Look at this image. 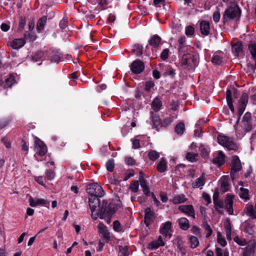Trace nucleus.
<instances>
[{
	"instance_id": "6ab92c4d",
	"label": "nucleus",
	"mask_w": 256,
	"mask_h": 256,
	"mask_svg": "<svg viewBox=\"0 0 256 256\" xmlns=\"http://www.w3.org/2000/svg\"><path fill=\"white\" fill-rule=\"evenodd\" d=\"M232 50L234 55L236 56H239L240 53L242 50V42H238L232 44Z\"/></svg>"
},
{
	"instance_id": "0e129e2a",
	"label": "nucleus",
	"mask_w": 256,
	"mask_h": 256,
	"mask_svg": "<svg viewBox=\"0 0 256 256\" xmlns=\"http://www.w3.org/2000/svg\"><path fill=\"white\" fill-rule=\"evenodd\" d=\"M214 204L215 208H224V202L220 200H216V202H214Z\"/></svg>"
},
{
	"instance_id": "f03ea898",
	"label": "nucleus",
	"mask_w": 256,
	"mask_h": 256,
	"mask_svg": "<svg viewBox=\"0 0 256 256\" xmlns=\"http://www.w3.org/2000/svg\"><path fill=\"white\" fill-rule=\"evenodd\" d=\"M241 16V10L235 3L230 4L222 14V22L226 24L230 20H238Z\"/></svg>"
},
{
	"instance_id": "58836bf2",
	"label": "nucleus",
	"mask_w": 256,
	"mask_h": 256,
	"mask_svg": "<svg viewBox=\"0 0 256 256\" xmlns=\"http://www.w3.org/2000/svg\"><path fill=\"white\" fill-rule=\"evenodd\" d=\"M177 247L182 254L184 256L186 252V248L183 246V242L181 240H178L177 242Z\"/></svg>"
},
{
	"instance_id": "603ef678",
	"label": "nucleus",
	"mask_w": 256,
	"mask_h": 256,
	"mask_svg": "<svg viewBox=\"0 0 256 256\" xmlns=\"http://www.w3.org/2000/svg\"><path fill=\"white\" fill-rule=\"evenodd\" d=\"M211 61L213 64H218V65L220 64L222 62L221 58L220 56H213Z\"/></svg>"
},
{
	"instance_id": "a18cd8bd",
	"label": "nucleus",
	"mask_w": 256,
	"mask_h": 256,
	"mask_svg": "<svg viewBox=\"0 0 256 256\" xmlns=\"http://www.w3.org/2000/svg\"><path fill=\"white\" fill-rule=\"evenodd\" d=\"M139 187V182L138 180H136L130 186V188L133 192H136L138 191Z\"/></svg>"
},
{
	"instance_id": "5701e85b",
	"label": "nucleus",
	"mask_w": 256,
	"mask_h": 256,
	"mask_svg": "<svg viewBox=\"0 0 256 256\" xmlns=\"http://www.w3.org/2000/svg\"><path fill=\"white\" fill-rule=\"evenodd\" d=\"M248 49L252 56V58L256 62V44L253 42H250L248 44Z\"/></svg>"
},
{
	"instance_id": "2f4dec72",
	"label": "nucleus",
	"mask_w": 256,
	"mask_h": 256,
	"mask_svg": "<svg viewBox=\"0 0 256 256\" xmlns=\"http://www.w3.org/2000/svg\"><path fill=\"white\" fill-rule=\"evenodd\" d=\"M14 78L13 76L10 75L9 78L5 80L4 88H10L15 83Z\"/></svg>"
},
{
	"instance_id": "052dcab7",
	"label": "nucleus",
	"mask_w": 256,
	"mask_h": 256,
	"mask_svg": "<svg viewBox=\"0 0 256 256\" xmlns=\"http://www.w3.org/2000/svg\"><path fill=\"white\" fill-rule=\"evenodd\" d=\"M102 236L106 242H108L110 240V233L108 230H104L102 232Z\"/></svg>"
},
{
	"instance_id": "bf43d9fd",
	"label": "nucleus",
	"mask_w": 256,
	"mask_h": 256,
	"mask_svg": "<svg viewBox=\"0 0 256 256\" xmlns=\"http://www.w3.org/2000/svg\"><path fill=\"white\" fill-rule=\"evenodd\" d=\"M158 242L156 241H153L150 242L148 244V248L150 250H153L155 248H157L160 246V245L158 244Z\"/></svg>"
},
{
	"instance_id": "f8f14e48",
	"label": "nucleus",
	"mask_w": 256,
	"mask_h": 256,
	"mask_svg": "<svg viewBox=\"0 0 256 256\" xmlns=\"http://www.w3.org/2000/svg\"><path fill=\"white\" fill-rule=\"evenodd\" d=\"M172 222H166L163 224L162 227L160 230V232L166 238L168 237L170 238L172 234L169 233V232H172Z\"/></svg>"
},
{
	"instance_id": "3c124183",
	"label": "nucleus",
	"mask_w": 256,
	"mask_h": 256,
	"mask_svg": "<svg viewBox=\"0 0 256 256\" xmlns=\"http://www.w3.org/2000/svg\"><path fill=\"white\" fill-rule=\"evenodd\" d=\"M244 223L246 225L245 231L249 234H252L254 230L252 227L250 226V224L248 222H245Z\"/></svg>"
},
{
	"instance_id": "6e6552de",
	"label": "nucleus",
	"mask_w": 256,
	"mask_h": 256,
	"mask_svg": "<svg viewBox=\"0 0 256 256\" xmlns=\"http://www.w3.org/2000/svg\"><path fill=\"white\" fill-rule=\"evenodd\" d=\"M230 166V175L232 178H234L235 173L240 172L242 168L240 161L237 156H234L232 157Z\"/></svg>"
},
{
	"instance_id": "7ed1b4c3",
	"label": "nucleus",
	"mask_w": 256,
	"mask_h": 256,
	"mask_svg": "<svg viewBox=\"0 0 256 256\" xmlns=\"http://www.w3.org/2000/svg\"><path fill=\"white\" fill-rule=\"evenodd\" d=\"M218 141L220 145L225 146L228 150L236 151L238 148L237 144L228 136L218 135Z\"/></svg>"
},
{
	"instance_id": "a19ab883",
	"label": "nucleus",
	"mask_w": 256,
	"mask_h": 256,
	"mask_svg": "<svg viewBox=\"0 0 256 256\" xmlns=\"http://www.w3.org/2000/svg\"><path fill=\"white\" fill-rule=\"evenodd\" d=\"M120 252V256H128L129 251L128 246H126L124 247L122 246H119Z\"/></svg>"
},
{
	"instance_id": "680f3d73",
	"label": "nucleus",
	"mask_w": 256,
	"mask_h": 256,
	"mask_svg": "<svg viewBox=\"0 0 256 256\" xmlns=\"http://www.w3.org/2000/svg\"><path fill=\"white\" fill-rule=\"evenodd\" d=\"M220 14L219 11L217 10L213 14L212 18L213 20L216 22H218L220 19Z\"/></svg>"
},
{
	"instance_id": "4c0bfd02",
	"label": "nucleus",
	"mask_w": 256,
	"mask_h": 256,
	"mask_svg": "<svg viewBox=\"0 0 256 256\" xmlns=\"http://www.w3.org/2000/svg\"><path fill=\"white\" fill-rule=\"evenodd\" d=\"M203 226L204 230L208 232V233L206 236V238H208L212 235V230L210 226L206 222H203Z\"/></svg>"
},
{
	"instance_id": "20e7f679",
	"label": "nucleus",
	"mask_w": 256,
	"mask_h": 256,
	"mask_svg": "<svg viewBox=\"0 0 256 256\" xmlns=\"http://www.w3.org/2000/svg\"><path fill=\"white\" fill-rule=\"evenodd\" d=\"M86 190L91 196L102 197L104 195V191L98 183H92L86 185Z\"/></svg>"
},
{
	"instance_id": "e2e57ef3",
	"label": "nucleus",
	"mask_w": 256,
	"mask_h": 256,
	"mask_svg": "<svg viewBox=\"0 0 256 256\" xmlns=\"http://www.w3.org/2000/svg\"><path fill=\"white\" fill-rule=\"evenodd\" d=\"M172 122V118L170 117L165 118L162 122V124L163 126H166L168 124H170Z\"/></svg>"
},
{
	"instance_id": "4be33fe9",
	"label": "nucleus",
	"mask_w": 256,
	"mask_h": 256,
	"mask_svg": "<svg viewBox=\"0 0 256 256\" xmlns=\"http://www.w3.org/2000/svg\"><path fill=\"white\" fill-rule=\"evenodd\" d=\"M166 168L167 165L166 160L162 158L157 164L156 169L160 172H164L166 171Z\"/></svg>"
},
{
	"instance_id": "37998d69",
	"label": "nucleus",
	"mask_w": 256,
	"mask_h": 256,
	"mask_svg": "<svg viewBox=\"0 0 256 256\" xmlns=\"http://www.w3.org/2000/svg\"><path fill=\"white\" fill-rule=\"evenodd\" d=\"M26 24V19L24 16H21L18 24V30L21 32L24 27Z\"/></svg>"
},
{
	"instance_id": "4d7b16f0",
	"label": "nucleus",
	"mask_w": 256,
	"mask_h": 256,
	"mask_svg": "<svg viewBox=\"0 0 256 256\" xmlns=\"http://www.w3.org/2000/svg\"><path fill=\"white\" fill-rule=\"evenodd\" d=\"M194 28L192 26H189L186 28V34L187 36H192L194 34Z\"/></svg>"
},
{
	"instance_id": "aec40b11",
	"label": "nucleus",
	"mask_w": 256,
	"mask_h": 256,
	"mask_svg": "<svg viewBox=\"0 0 256 256\" xmlns=\"http://www.w3.org/2000/svg\"><path fill=\"white\" fill-rule=\"evenodd\" d=\"M161 38L158 35H154L148 42L149 44L154 47L158 48L161 42Z\"/></svg>"
},
{
	"instance_id": "13d9d810",
	"label": "nucleus",
	"mask_w": 256,
	"mask_h": 256,
	"mask_svg": "<svg viewBox=\"0 0 256 256\" xmlns=\"http://www.w3.org/2000/svg\"><path fill=\"white\" fill-rule=\"evenodd\" d=\"M190 231L192 232L194 234H196L198 236L200 235V228L196 226H193L192 227V228L190 229Z\"/></svg>"
},
{
	"instance_id": "72a5a7b5",
	"label": "nucleus",
	"mask_w": 256,
	"mask_h": 256,
	"mask_svg": "<svg viewBox=\"0 0 256 256\" xmlns=\"http://www.w3.org/2000/svg\"><path fill=\"white\" fill-rule=\"evenodd\" d=\"M240 196L242 198L244 199L245 200H249L248 190L244 188H240Z\"/></svg>"
},
{
	"instance_id": "cd10ccee",
	"label": "nucleus",
	"mask_w": 256,
	"mask_h": 256,
	"mask_svg": "<svg viewBox=\"0 0 256 256\" xmlns=\"http://www.w3.org/2000/svg\"><path fill=\"white\" fill-rule=\"evenodd\" d=\"M228 176H223L221 180V187L224 192L228 190Z\"/></svg>"
},
{
	"instance_id": "69168bd1",
	"label": "nucleus",
	"mask_w": 256,
	"mask_h": 256,
	"mask_svg": "<svg viewBox=\"0 0 256 256\" xmlns=\"http://www.w3.org/2000/svg\"><path fill=\"white\" fill-rule=\"evenodd\" d=\"M126 164L128 165H134L135 164L136 162L132 157H128L125 159Z\"/></svg>"
},
{
	"instance_id": "79ce46f5",
	"label": "nucleus",
	"mask_w": 256,
	"mask_h": 256,
	"mask_svg": "<svg viewBox=\"0 0 256 256\" xmlns=\"http://www.w3.org/2000/svg\"><path fill=\"white\" fill-rule=\"evenodd\" d=\"M199 150L200 151L201 155L204 159H207L208 158V153L207 150L203 146H200L199 147Z\"/></svg>"
},
{
	"instance_id": "473e14b6",
	"label": "nucleus",
	"mask_w": 256,
	"mask_h": 256,
	"mask_svg": "<svg viewBox=\"0 0 256 256\" xmlns=\"http://www.w3.org/2000/svg\"><path fill=\"white\" fill-rule=\"evenodd\" d=\"M198 154L197 153L188 152L186 156V159L190 162H195L197 161V157Z\"/></svg>"
},
{
	"instance_id": "5fc2aeb1",
	"label": "nucleus",
	"mask_w": 256,
	"mask_h": 256,
	"mask_svg": "<svg viewBox=\"0 0 256 256\" xmlns=\"http://www.w3.org/2000/svg\"><path fill=\"white\" fill-rule=\"evenodd\" d=\"M46 175L48 180H52L54 178L55 173L52 171L47 170L46 172Z\"/></svg>"
},
{
	"instance_id": "39448f33",
	"label": "nucleus",
	"mask_w": 256,
	"mask_h": 256,
	"mask_svg": "<svg viewBox=\"0 0 256 256\" xmlns=\"http://www.w3.org/2000/svg\"><path fill=\"white\" fill-rule=\"evenodd\" d=\"M34 150L40 156H44L48 152L45 144L38 137H35Z\"/></svg>"
},
{
	"instance_id": "0eeeda50",
	"label": "nucleus",
	"mask_w": 256,
	"mask_h": 256,
	"mask_svg": "<svg viewBox=\"0 0 256 256\" xmlns=\"http://www.w3.org/2000/svg\"><path fill=\"white\" fill-rule=\"evenodd\" d=\"M248 99V96L246 93H243L238 102V118L236 123L239 122L240 118L246 106Z\"/></svg>"
},
{
	"instance_id": "b1692460",
	"label": "nucleus",
	"mask_w": 256,
	"mask_h": 256,
	"mask_svg": "<svg viewBox=\"0 0 256 256\" xmlns=\"http://www.w3.org/2000/svg\"><path fill=\"white\" fill-rule=\"evenodd\" d=\"M162 106V102L159 98L156 97L152 104V108L155 112H158Z\"/></svg>"
},
{
	"instance_id": "9b49d317",
	"label": "nucleus",
	"mask_w": 256,
	"mask_h": 256,
	"mask_svg": "<svg viewBox=\"0 0 256 256\" xmlns=\"http://www.w3.org/2000/svg\"><path fill=\"white\" fill-rule=\"evenodd\" d=\"M242 122L244 124V128L246 132H250L252 128V120L251 114L249 112H246L242 120Z\"/></svg>"
},
{
	"instance_id": "c85d7f7f",
	"label": "nucleus",
	"mask_w": 256,
	"mask_h": 256,
	"mask_svg": "<svg viewBox=\"0 0 256 256\" xmlns=\"http://www.w3.org/2000/svg\"><path fill=\"white\" fill-rule=\"evenodd\" d=\"M142 46L140 44H137L134 46L132 50V52L138 56L142 54Z\"/></svg>"
},
{
	"instance_id": "7c9ffc66",
	"label": "nucleus",
	"mask_w": 256,
	"mask_h": 256,
	"mask_svg": "<svg viewBox=\"0 0 256 256\" xmlns=\"http://www.w3.org/2000/svg\"><path fill=\"white\" fill-rule=\"evenodd\" d=\"M186 200V198L184 194H180L174 196L172 202L174 204H178L184 202Z\"/></svg>"
},
{
	"instance_id": "c756f323",
	"label": "nucleus",
	"mask_w": 256,
	"mask_h": 256,
	"mask_svg": "<svg viewBox=\"0 0 256 256\" xmlns=\"http://www.w3.org/2000/svg\"><path fill=\"white\" fill-rule=\"evenodd\" d=\"M184 124L180 122L176 125L174 128V131L178 134L181 135L184 133Z\"/></svg>"
},
{
	"instance_id": "c9c22d12",
	"label": "nucleus",
	"mask_w": 256,
	"mask_h": 256,
	"mask_svg": "<svg viewBox=\"0 0 256 256\" xmlns=\"http://www.w3.org/2000/svg\"><path fill=\"white\" fill-rule=\"evenodd\" d=\"M190 242L191 244L190 247L192 248H194L198 246V240L195 236H191L190 238Z\"/></svg>"
},
{
	"instance_id": "774afa93",
	"label": "nucleus",
	"mask_w": 256,
	"mask_h": 256,
	"mask_svg": "<svg viewBox=\"0 0 256 256\" xmlns=\"http://www.w3.org/2000/svg\"><path fill=\"white\" fill-rule=\"evenodd\" d=\"M133 175H134V170H127L126 174L124 178V180H127L130 177L132 176Z\"/></svg>"
},
{
	"instance_id": "bb28decb",
	"label": "nucleus",
	"mask_w": 256,
	"mask_h": 256,
	"mask_svg": "<svg viewBox=\"0 0 256 256\" xmlns=\"http://www.w3.org/2000/svg\"><path fill=\"white\" fill-rule=\"evenodd\" d=\"M255 249L254 244H250L247 246L243 252V256H250L252 254H254Z\"/></svg>"
},
{
	"instance_id": "864d4df0",
	"label": "nucleus",
	"mask_w": 256,
	"mask_h": 256,
	"mask_svg": "<svg viewBox=\"0 0 256 256\" xmlns=\"http://www.w3.org/2000/svg\"><path fill=\"white\" fill-rule=\"evenodd\" d=\"M168 52H169V50L168 48L164 49L160 54V58H161L164 60H166L168 56Z\"/></svg>"
},
{
	"instance_id": "a211bd4d",
	"label": "nucleus",
	"mask_w": 256,
	"mask_h": 256,
	"mask_svg": "<svg viewBox=\"0 0 256 256\" xmlns=\"http://www.w3.org/2000/svg\"><path fill=\"white\" fill-rule=\"evenodd\" d=\"M26 43L24 38H21L13 40L10 44L11 46L14 49H18L22 47Z\"/></svg>"
},
{
	"instance_id": "2eb2a0df",
	"label": "nucleus",
	"mask_w": 256,
	"mask_h": 256,
	"mask_svg": "<svg viewBox=\"0 0 256 256\" xmlns=\"http://www.w3.org/2000/svg\"><path fill=\"white\" fill-rule=\"evenodd\" d=\"M154 216V212L151 210L150 208L148 207L144 210V222L146 227H148L152 222Z\"/></svg>"
},
{
	"instance_id": "e433bc0d",
	"label": "nucleus",
	"mask_w": 256,
	"mask_h": 256,
	"mask_svg": "<svg viewBox=\"0 0 256 256\" xmlns=\"http://www.w3.org/2000/svg\"><path fill=\"white\" fill-rule=\"evenodd\" d=\"M148 158L152 161L156 160L159 157V154L156 150H152L148 154Z\"/></svg>"
},
{
	"instance_id": "f3484780",
	"label": "nucleus",
	"mask_w": 256,
	"mask_h": 256,
	"mask_svg": "<svg viewBox=\"0 0 256 256\" xmlns=\"http://www.w3.org/2000/svg\"><path fill=\"white\" fill-rule=\"evenodd\" d=\"M200 30L202 34L208 36L210 33V23L206 20H202L200 23Z\"/></svg>"
},
{
	"instance_id": "49530a36",
	"label": "nucleus",
	"mask_w": 256,
	"mask_h": 256,
	"mask_svg": "<svg viewBox=\"0 0 256 256\" xmlns=\"http://www.w3.org/2000/svg\"><path fill=\"white\" fill-rule=\"evenodd\" d=\"M60 54L58 52H54L51 56V61L58 62L60 59Z\"/></svg>"
},
{
	"instance_id": "393cba45",
	"label": "nucleus",
	"mask_w": 256,
	"mask_h": 256,
	"mask_svg": "<svg viewBox=\"0 0 256 256\" xmlns=\"http://www.w3.org/2000/svg\"><path fill=\"white\" fill-rule=\"evenodd\" d=\"M203 175L200 178H196L194 182L192 184V188H198L204 184L205 178Z\"/></svg>"
},
{
	"instance_id": "ddd939ff",
	"label": "nucleus",
	"mask_w": 256,
	"mask_h": 256,
	"mask_svg": "<svg viewBox=\"0 0 256 256\" xmlns=\"http://www.w3.org/2000/svg\"><path fill=\"white\" fill-rule=\"evenodd\" d=\"M29 201L30 204L32 207L36 206L38 205H42L48 208L50 206V202L42 198L34 199L30 196L29 198Z\"/></svg>"
},
{
	"instance_id": "dca6fc26",
	"label": "nucleus",
	"mask_w": 256,
	"mask_h": 256,
	"mask_svg": "<svg viewBox=\"0 0 256 256\" xmlns=\"http://www.w3.org/2000/svg\"><path fill=\"white\" fill-rule=\"evenodd\" d=\"M178 210L189 216H192L193 218H195L194 210L192 205L180 206Z\"/></svg>"
},
{
	"instance_id": "f257e3e1",
	"label": "nucleus",
	"mask_w": 256,
	"mask_h": 256,
	"mask_svg": "<svg viewBox=\"0 0 256 256\" xmlns=\"http://www.w3.org/2000/svg\"><path fill=\"white\" fill-rule=\"evenodd\" d=\"M99 196H91L89 198V206L92 212V218L96 220L98 216L100 219H104L107 224H110L111 218L114 213L122 208V203L118 199V203L108 202L106 200H103L100 202Z\"/></svg>"
},
{
	"instance_id": "a878e982",
	"label": "nucleus",
	"mask_w": 256,
	"mask_h": 256,
	"mask_svg": "<svg viewBox=\"0 0 256 256\" xmlns=\"http://www.w3.org/2000/svg\"><path fill=\"white\" fill-rule=\"evenodd\" d=\"M46 16H43L38 20L36 25V29L40 31L44 30L46 22Z\"/></svg>"
},
{
	"instance_id": "423d86ee",
	"label": "nucleus",
	"mask_w": 256,
	"mask_h": 256,
	"mask_svg": "<svg viewBox=\"0 0 256 256\" xmlns=\"http://www.w3.org/2000/svg\"><path fill=\"white\" fill-rule=\"evenodd\" d=\"M196 58L194 55L190 54H184L181 59V65L184 66L185 68L188 66H194L196 65Z\"/></svg>"
},
{
	"instance_id": "412c9836",
	"label": "nucleus",
	"mask_w": 256,
	"mask_h": 256,
	"mask_svg": "<svg viewBox=\"0 0 256 256\" xmlns=\"http://www.w3.org/2000/svg\"><path fill=\"white\" fill-rule=\"evenodd\" d=\"M178 224L181 229L184 230H188L190 228L188 220L185 218H181L178 220Z\"/></svg>"
},
{
	"instance_id": "4468645a",
	"label": "nucleus",
	"mask_w": 256,
	"mask_h": 256,
	"mask_svg": "<svg viewBox=\"0 0 256 256\" xmlns=\"http://www.w3.org/2000/svg\"><path fill=\"white\" fill-rule=\"evenodd\" d=\"M225 208L226 210L229 214H233V196L232 195L227 194L225 199Z\"/></svg>"
},
{
	"instance_id": "f704fd0d",
	"label": "nucleus",
	"mask_w": 256,
	"mask_h": 256,
	"mask_svg": "<svg viewBox=\"0 0 256 256\" xmlns=\"http://www.w3.org/2000/svg\"><path fill=\"white\" fill-rule=\"evenodd\" d=\"M152 119L153 127L157 128L160 124L161 122L158 116L156 114L153 115L152 113Z\"/></svg>"
},
{
	"instance_id": "338daca9",
	"label": "nucleus",
	"mask_w": 256,
	"mask_h": 256,
	"mask_svg": "<svg viewBox=\"0 0 256 256\" xmlns=\"http://www.w3.org/2000/svg\"><path fill=\"white\" fill-rule=\"evenodd\" d=\"M202 198L207 202V205H208L211 202V199L210 198V196L206 194V192H204L202 193Z\"/></svg>"
},
{
	"instance_id": "1a4fd4ad",
	"label": "nucleus",
	"mask_w": 256,
	"mask_h": 256,
	"mask_svg": "<svg viewBox=\"0 0 256 256\" xmlns=\"http://www.w3.org/2000/svg\"><path fill=\"white\" fill-rule=\"evenodd\" d=\"M144 68V64L139 60H134L131 64L130 70L134 74L141 73Z\"/></svg>"
},
{
	"instance_id": "6e6d98bb",
	"label": "nucleus",
	"mask_w": 256,
	"mask_h": 256,
	"mask_svg": "<svg viewBox=\"0 0 256 256\" xmlns=\"http://www.w3.org/2000/svg\"><path fill=\"white\" fill-rule=\"evenodd\" d=\"M224 228L226 232H231L232 231L231 224L230 220L228 218L226 220V221L224 224Z\"/></svg>"
},
{
	"instance_id": "9d476101",
	"label": "nucleus",
	"mask_w": 256,
	"mask_h": 256,
	"mask_svg": "<svg viewBox=\"0 0 256 256\" xmlns=\"http://www.w3.org/2000/svg\"><path fill=\"white\" fill-rule=\"evenodd\" d=\"M226 156L222 151H218V153L214 154V158L212 162L218 167L222 166L225 162Z\"/></svg>"
},
{
	"instance_id": "c03bdc74",
	"label": "nucleus",
	"mask_w": 256,
	"mask_h": 256,
	"mask_svg": "<svg viewBox=\"0 0 256 256\" xmlns=\"http://www.w3.org/2000/svg\"><path fill=\"white\" fill-rule=\"evenodd\" d=\"M24 40L26 39L30 42L34 41L36 38V36L32 33H28V32H26L24 34Z\"/></svg>"
},
{
	"instance_id": "09e8293b",
	"label": "nucleus",
	"mask_w": 256,
	"mask_h": 256,
	"mask_svg": "<svg viewBox=\"0 0 256 256\" xmlns=\"http://www.w3.org/2000/svg\"><path fill=\"white\" fill-rule=\"evenodd\" d=\"M113 228L114 230L117 232H120L122 230L121 224L118 220H115L114 222Z\"/></svg>"
},
{
	"instance_id": "de8ad7c7",
	"label": "nucleus",
	"mask_w": 256,
	"mask_h": 256,
	"mask_svg": "<svg viewBox=\"0 0 256 256\" xmlns=\"http://www.w3.org/2000/svg\"><path fill=\"white\" fill-rule=\"evenodd\" d=\"M234 240L240 246H245L246 244V240L245 239L240 238L238 236H235Z\"/></svg>"
},
{
	"instance_id": "ea45409f",
	"label": "nucleus",
	"mask_w": 256,
	"mask_h": 256,
	"mask_svg": "<svg viewBox=\"0 0 256 256\" xmlns=\"http://www.w3.org/2000/svg\"><path fill=\"white\" fill-rule=\"evenodd\" d=\"M106 170L112 172L113 171L114 167V160L113 159L109 160L106 163Z\"/></svg>"
},
{
	"instance_id": "8fccbe9b",
	"label": "nucleus",
	"mask_w": 256,
	"mask_h": 256,
	"mask_svg": "<svg viewBox=\"0 0 256 256\" xmlns=\"http://www.w3.org/2000/svg\"><path fill=\"white\" fill-rule=\"evenodd\" d=\"M154 86V82L152 80L146 81L145 83L144 90L146 92H150L151 88H153Z\"/></svg>"
}]
</instances>
